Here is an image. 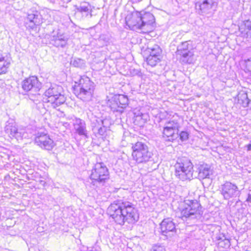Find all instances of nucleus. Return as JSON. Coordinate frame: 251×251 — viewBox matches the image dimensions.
<instances>
[{"instance_id": "33", "label": "nucleus", "mask_w": 251, "mask_h": 251, "mask_svg": "<svg viewBox=\"0 0 251 251\" xmlns=\"http://www.w3.org/2000/svg\"><path fill=\"white\" fill-rule=\"evenodd\" d=\"M147 117L148 115L147 114L141 113L140 115L137 116L136 118L143 119L144 121H145L147 120Z\"/></svg>"}, {"instance_id": "21", "label": "nucleus", "mask_w": 251, "mask_h": 251, "mask_svg": "<svg viewBox=\"0 0 251 251\" xmlns=\"http://www.w3.org/2000/svg\"><path fill=\"white\" fill-rule=\"evenodd\" d=\"M193 50V49L190 41L183 42L177 46L176 54H178Z\"/></svg>"}, {"instance_id": "30", "label": "nucleus", "mask_w": 251, "mask_h": 251, "mask_svg": "<svg viewBox=\"0 0 251 251\" xmlns=\"http://www.w3.org/2000/svg\"><path fill=\"white\" fill-rule=\"evenodd\" d=\"M246 69L251 74V57L245 60Z\"/></svg>"}, {"instance_id": "27", "label": "nucleus", "mask_w": 251, "mask_h": 251, "mask_svg": "<svg viewBox=\"0 0 251 251\" xmlns=\"http://www.w3.org/2000/svg\"><path fill=\"white\" fill-rule=\"evenodd\" d=\"M79 136H81L84 139L88 138V133L86 129L85 124L84 121L79 119Z\"/></svg>"}, {"instance_id": "9", "label": "nucleus", "mask_w": 251, "mask_h": 251, "mask_svg": "<svg viewBox=\"0 0 251 251\" xmlns=\"http://www.w3.org/2000/svg\"><path fill=\"white\" fill-rule=\"evenodd\" d=\"M108 176V169L102 163H98L95 164L92 170L90 177L98 182L104 181Z\"/></svg>"}, {"instance_id": "18", "label": "nucleus", "mask_w": 251, "mask_h": 251, "mask_svg": "<svg viewBox=\"0 0 251 251\" xmlns=\"http://www.w3.org/2000/svg\"><path fill=\"white\" fill-rule=\"evenodd\" d=\"M198 170L199 171L198 177L200 179L208 178L212 173L210 166L207 164H202L199 165Z\"/></svg>"}, {"instance_id": "23", "label": "nucleus", "mask_w": 251, "mask_h": 251, "mask_svg": "<svg viewBox=\"0 0 251 251\" xmlns=\"http://www.w3.org/2000/svg\"><path fill=\"white\" fill-rule=\"evenodd\" d=\"M107 104L113 111L123 112V109L120 107L119 102L115 100V96L109 100Z\"/></svg>"}, {"instance_id": "32", "label": "nucleus", "mask_w": 251, "mask_h": 251, "mask_svg": "<svg viewBox=\"0 0 251 251\" xmlns=\"http://www.w3.org/2000/svg\"><path fill=\"white\" fill-rule=\"evenodd\" d=\"M151 251H163V249L160 246H154L152 248Z\"/></svg>"}, {"instance_id": "4", "label": "nucleus", "mask_w": 251, "mask_h": 251, "mask_svg": "<svg viewBox=\"0 0 251 251\" xmlns=\"http://www.w3.org/2000/svg\"><path fill=\"white\" fill-rule=\"evenodd\" d=\"M154 17L150 13H146L143 16L133 17L130 25L133 30H141L143 33H147L153 29Z\"/></svg>"}, {"instance_id": "3", "label": "nucleus", "mask_w": 251, "mask_h": 251, "mask_svg": "<svg viewBox=\"0 0 251 251\" xmlns=\"http://www.w3.org/2000/svg\"><path fill=\"white\" fill-rule=\"evenodd\" d=\"M178 209L183 221L197 219L202 214L201 206L197 200L186 199L179 202Z\"/></svg>"}, {"instance_id": "35", "label": "nucleus", "mask_w": 251, "mask_h": 251, "mask_svg": "<svg viewBox=\"0 0 251 251\" xmlns=\"http://www.w3.org/2000/svg\"><path fill=\"white\" fill-rule=\"evenodd\" d=\"M247 201L251 203V194L248 195V197L247 199Z\"/></svg>"}, {"instance_id": "31", "label": "nucleus", "mask_w": 251, "mask_h": 251, "mask_svg": "<svg viewBox=\"0 0 251 251\" xmlns=\"http://www.w3.org/2000/svg\"><path fill=\"white\" fill-rule=\"evenodd\" d=\"M106 127L105 126L100 127L98 129L97 134L100 135L101 136H104V134L106 132Z\"/></svg>"}, {"instance_id": "7", "label": "nucleus", "mask_w": 251, "mask_h": 251, "mask_svg": "<svg viewBox=\"0 0 251 251\" xmlns=\"http://www.w3.org/2000/svg\"><path fill=\"white\" fill-rule=\"evenodd\" d=\"M132 158L137 163H146L151 160L153 154L145 143L137 142L132 146Z\"/></svg>"}, {"instance_id": "19", "label": "nucleus", "mask_w": 251, "mask_h": 251, "mask_svg": "<svg viewBox=\"0 0 251 251\" xmlns=\"http://www.w3.org/2000/svg\"><path fill=\"white\" fill-rule=\"evenodd\" d=\"M179 61L183 64H191L194 61V51L193 50L176 54Z\"/></svg>"}, {"instance_id": "13", "label": "nucleus", "mask_w": 251, "mask_h": 251, "mask_svg": "<svg viewBox=\"0 0 251 251\" xmlns=\"http://www.w3.org/2000/svg\"><path fill=\"white\" fill-rule=\"evenodd\" d=\"M35 142L41 148L47 150H51L54 146L53 140L49 135L44 133H40L37 136L35 139Z\"/></svg>"}, {"instance_id": "20", "label": "nucleus", "mask_w": 251, "mask_h": 251, "mask_svg": "<svg viewBox=\"0 0 251 251\" xmlns=\"http://www.w3.org/2000/svg\"><path fill=\"white\" fill-rule=\"evenodd\" d=\"M217 238L218 247L220 251H224L229 249L231 245L230 241L224 235L220 234Z\"/></svg>"}, {"instance_id": "29", "label": "nucleus", "mask_w": 251, "mask_h": 251, "mask_svg": "<svg viewBox=\"0 0 251 251\" xmlns=\"http://www.w3.org/2000/svg\"><path fill=\"white\" fill-rule=\"evenodd\" d=\"M189 134L186 131H181L179 133L180 139L182 141H186L188 138Z\"/></svg>"}, {"instance_id": "34", "label": "nucleus", "mask_w": 251, "mask_h": 251, "mask_svg": "<svg viewBox=\"0 0 251 251\" xmlns=\"http://www.w3.org/2000/svg\"><path fill=\"white\" fill-rule=\"evenodd\" d=\"M80 8H81L80 9L79 8V11H81L87 12L89 10L88 8L85 6H81Z\"/></svg>"}, {"instance_id": "17", "label": "nucleus", "mask_w": 251, "mask_h": 251, "mask_svg": "<svg viewBox=\"0 0 251 251\" xmlns=\"http://www.w3.org/2000/svg\"><path fill=\"white\" fill-rule=\"evenodd\" d=\"M239 30L242 37L251 39V21H244L239 27Z\"/></svg>"}, {"instance_id": "16", "label": "nucleus", "mask_w": 251, "mask_h": 251, "mask_svg": "<svg viewBox=\"0 0 251 251\" xmlns=\"http://www.w3.org/2000/svg\"><path fill=\"white\" fill-rule=\"evenodd\" d=\"M68 38L63 34H57L53 36L50 39V43L56 47L64 48L67 44Z\"/></svg>"}, {"instance_id": "25", "label": "nucleus", "mask_w": 251, "mask_h": 251, "mask_svg": "<svg viewBox=\"0 0 251 251\" xmlns=\"http://www.w3.org/2000/svg\"><path fill=\"white\" fill-rule=\"evenodd\" d=\"M147 50L150 53L149 56L160 57L161 58V53L162 50L158 45H154L152 48H148Z\"/></svg>"}, {"instance_id": "14", "label": "nucleus", "mask_w": 251, "mask_h": 251, "mask_svg": "<svg viewBox=\"0 0 251 251\" xmlns=\"http://www.w3.org/2000/svg\"><path fill=\"white\" fill-rule=\"evenodd\" d=\"M40 16V15L37 11H35L33 13L28 12L25 24L28 25V26L31 29H34L36 25L41 24Z\"/></svg>"}, {"instance_id": "10", "label": "nucleus", "mask_w": 251, "mask_h": 251, "mask_svg": "<svg viewBox=\"0 0 251 251\" xmlns=\"http://www.w3.org/2000/svg\"><path fill=\"white\" fill-rule=\"evenodd\" d=\"M220 192L225 200L236 198L240 194L238 187L230 182H226L220 187Z\"/></svg>"}, {"instance_id": "11", "label": "nucleus", "mask_w": 251, "mask_h": 251, "mask_svg": "<svg viewBox=\"0 0 251 251\" xmlns=\"http://www.w3.org/2000/svg\"><path fill=\"white\" fill-rule=\"evenodd\" d=\"M22 87L25 92H37L42 87V83L35 76H31L25 78L22 82Z\"/></svg>"}, {"instance_id": "37", "label": "nucleus", "mask_w": 251, "mask_h": 251, "mask_svg": "<svg viewBox=\"0 0 251 251\" xmlns=\"http://www.w3.org/2000/svg\"><path fill=\"white\" fill-rule=\"evenodd\" d=\"M76 88H77V87L75 85L74 87V91H75Z\"/></svg>"}, {"instance_id": "15", "label": "nucleus", "mask_w": 251, "mask_h": 251, "mask_svg": "<svg viewBox=\"0 0 251 251\" xmlns=\"http://www.w3.org/2000/svg\"><path fill=\"white\" fill-rule=\"evenodd\" d=\"M160 228L162 234L167 236V233L173 232L176 230V226L171 218H167L164 219L161 222Z\"/></svg>"}, {"instance_id": "28", "label": "nucleus", "mask_w": 251, "mask_h": 251, "mask_svg": "<svg viewBox=\"0 0 251 251\" xmlns=\"http://www.w3.org/2000/svg\"><path fill=\"white\" fill-rule=\"evenodd\" d=\"M161 57L148 56L146 59L147 64L151 67H154L157 65L161 61Z\"/></svg>"}, {"instance_id": "6", "label": "nucleus", "mask_w": 251, "mask_h": 251, "mask_svg": "<svg viewBox=\"0 0 251 251\" xmlns=\"http://www.w3.org/2000/svg\"><path fill=\"white\" fill-rule=\"evenodd\" d=\"M175 168V175L179 179L185 181L193 178V166L187 158L178 159Z\"/></svg>"}, {"instance_id": "8", "label": "nucleus", "mask_w": 251, "mask_h": 251, "mask_svg": "<svg viewBox=\"0 0 251 251\" xmlns=\"http://www.w3.org/2000/svg\"><path fill=\"white\" fill-rule=\"evenodd\" d=\"M79 98L83 101L91 100L94 90V84L90 78L84 76L79 79Z\"/></svg>"}, {"instance_id": "26", "label": "nucleus", "mask_w": 251, "mask_h": 251, "mask_svg": "<svg viewBox=\"0 0 251 251\" xmlns=\"http://www.w3.org/2000/svg\"><path fill=\"white\" fill-rule=\"evenodd\" d=\"M9 63L7 62L4 57H0V74H5L9 67Z\"/></svg>"}, {"instance_id": "36", "label": "nucleus", "mask_w": 251, "mask_h": 251, "mask_svg": "<svg viewBox=\"0 0 251 251\" xmlns=\"http://www.w3.org/2000/svg\"><path fill=\"white\" fill-rule=\"evenodd\" d=\"M248 151L251 150V144H249L247 146Z\"/></svg>"}, {"instance_id": "2", "label": "nucleus", "mask_w": 251, "mask_h": 251, "mask_svg": "<svg viewBox=\"0 0 251 251\" xmlns=\"http://www.w3.org/2000/svg\"><path fill=\"white\" fill-rule=\"evenodd\" d=\"M167 114V113L166 111L161 112L158 114L161 122L163 124V136L167 138L168 141H173L178 137L180 126V118L177 114H175L169 119L164 120V117Z\"/></svg>"}, {"instance_id": "22", "label": "nucleus", "mask_w": 251, "mask_h": 251, "mask_svg": "<svg viewBox=\"0 0 251 251\" xmlns=\"http://www.w3.org/2000/svg\"><path fill=\"white\" fill-rule=\"evenodd\" d=\"M5 131L11 137L18 138L21 136V133L18 130V128L12 125H7L5 127Z\"/></svg>"}, {"instance_id": "12", "label": "nucleus", "mask_w": 251, "mask_h": 251, "mask_svg": "<svg viewBox=\"0 0 251 251\" xmlns=\"http://www.w3.org/2000/svg\"><path fill=\"white\" fill-rule=\"evenodd\" d=\"M217 5V0H195V8L199 13L207 14Z\"/></svg>"}, {"instance_id": "5", "label": "nucleus", "mask_w": 251, "mask_h": 251, "mask_svg": "<svg viewBox=\"0 0 251 251\" xmlns=\"http://www.w3.org/2000/svg\"><path fill=\"white\" fill-rule=\"evenodd\" d=\"M62 88L60 86L54 85L50 87L45 92L43 101L45 102H49L50 106L55 108L64 103L66 98L62 94Z\"/></svg>"}, {"instance_id": "38", "label": "nucleus", "mask_w": 251, "mask_h": 251, "mask_svg": "<svg viewBox=\"0 0 251 251\" xmlns=\"http://www.w3.org/2000/svg\"><path fill=\"white\" fill-rule=\"evenodd\" d=\"M75 94L76 95V96L77 97V95H76L75 92Z\"/></svg>"}, {"instance_id": "1", "label": "nucleus", "mask_w": 251, "mask_h": 251, "mask_svg": "<svg viewBox=\"0 0 251 251\" xmlns=\"http://www.w3.org/2000/svg\"><path fill=\"white\" fill-rule=\"evenodd\" d=\"M107 211L114 221L120 225L125 222L134 223L138 218L136 210L129 201L114 202L108 207Z\"/></svg>"}, {"instance_id": "24", "label": "nucleus", "mask_w": 251, "mask_h": 251, "mask_svg": "<svg viewBox=\"0 0 251 251\" xmlns=\"http://www.w3.org/2000/svg\"><path fill=\"white\" fill-rule=\"evenodd\" d=\"M115 100L119 102L120 107L123 109V111L128 103V98L123 95H115Z\"/></svg>"}]
</instances>
